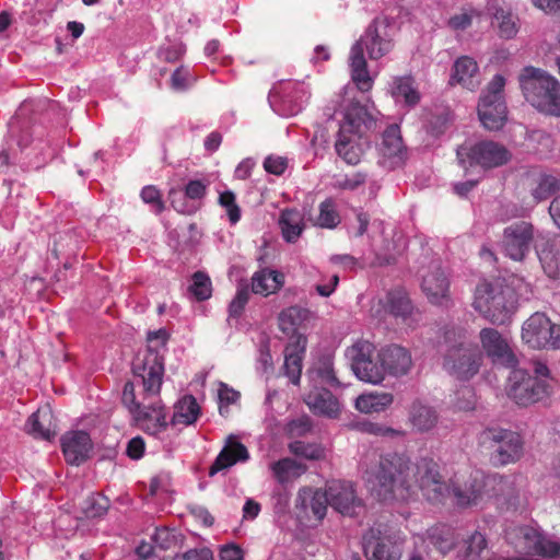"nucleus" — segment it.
I'll return each instance as SVG.
<instances>
[{"label": "nucleus", "mask_w": 560, "mask_h": 560, "mask_svg": "<svg viewBox=\"0 0 560 560\" xmlns=\"http://www.w3.org/2000/svg\"><path fill=\"white\" fill-rule=\"evenodd\" d=\"M361 472L371 492L383 501H409L419 489L432 503H442L452 493L458 506L477 505L488 499L514 506L522 486L517 477L486 476L480 470L471 471L468 477L455 475L447 485L432 458L413 463L402 453L366 454Z\"/></svg>", "instance_id": "nucleus-1"}, {"label": "nucleus", "mask_w": 560, "mask_h": 560, "mask_svg": "<svg viewBox=\"0 0 560 560\" xmlns=\"http://www.w3.org/2000/svg\"><path fill=\"white\" fill-rule=\"evenodd\" d=\"M132 371L142 378L143 393L137 395L135 385L127 382L122 389V405L140 430L158 436L170 424L166 407L159 397L164 373V359L160 352H136Z\"/></svg>", "instance_id": "nucleus-2"}, {"label": "nucleus", "mask_w": 560, "mask_h": 560, "mask_svg": "<svg viewBox=\"0 0 560 560\" xmlns=\"http://www.w3.org/2000/svg\"><path fill=\"white\" fill-rule=\"evenodd\" d=\"M394 36L392 21L387 16H377L351 46L349 54L351 79L361 92H368L373 86L364 51L371 60H378L387 56L395 47Z\"/></svg>", "instance_id": "nucleus-3"}, {"label": "nucleus", "mask_w": 560, "mask_h": 560, "mask_svg": "<svg viewBox=\"0 0 560 560\" xmlns=\"http://www.w3.org/2000/svg\"><path fill=\"white\" fill-rule=\"evenodd\" d=\"M472 305L491 323L503 325L517 310V294L505 279L497 278L477 285Z\"/></svg>", "instance_id": "nucleus-4"}, {"label": "nucleus", "mask_w": 560, "mask_h": 560, "mask_svg": "<svg viewBox=\"0 0 560 560\" xmlns=\"http://www.w3.org/2000/svg\"><path fill=\"white\" fill-rule=\"evenodd\" d=\"M525 100L538 112L560 117V82L547 71L533 66L525 67L520 77Z\"/></svg>", "instance_id": "nucleus-5"}, {"label": "nucleus", "mask_w": 560, "mask_h": 560, "mask_svg": "<svg viewBox=\"0 0 560 560\" xmlns=\"http://www.w3.org/2000/svg\"><path fill=\"white\" fill-rule=\"evenodd\" d=\"M552 380L548 366L541 362L534 363V375L522 369L512 370L508 395L520 406L532 405L550 394Z\"/></svg>", "instance_id": "nucleus-6"}, {"label": "nucleus", "mask_w": 560, "mask_h": 560, "mask_svg": "<svg viewBox=\"0 0 560 560\" xmlns=\"http://www.w3.org/2000/svg\"><path fill=\"white\" fill-rule=\"evenodd\" d=\"M521 338L530 350H560V324L541 312L532 314L522 325Z\"/></svg>", "instance_id": "nucleus-7"}, {"label": "nucleus", "mask_w": 560, "mask_h": 560, "mask_svg": "<svg viewBox=\"0 0 560 560\" xmlns=\"http://www.w3.org/2000/svg\"><path fill=\"white\" fill-rule=\"evenodd\" d=\"M505 79L495 74L489 82L486 93L478 104V116L482 126L490 130H500L508 118V109L503 97Z\"/></svg>", "instance_id": "nucleus-8"}, {"label": "nucleus", "mask_w": 560, "mask_h": 560, "mask_svg": "<svg viewBox=\"0 0 560 560\" xmlns=\"http://www.w3.org/2000/svg\"><path fill=\"white\" fill-rule=\"evenodd\" d=\"M506 539L517 552L535 553L549 558L560 556V541L542 535L534 526L511 527L506 530Z\"/></svg>", "instance_id": "nucleus-9"}, {"label": "nucleus", "mask_w": 560, "mask_h": 560, "mask_svg": "<svg viewBox=\"0 0 560 560\" xmlns=\"http://www.w3.org/2000/svg\"><path fill=\"white\" fill-rule=\"evenodd\" d=\"M456 155L460 164L468 162L485 170L500 167L512 158L511 152L503 144L491 140L479 141L470 147L460 145Z\"/></svg>", "instance_id": "nucleus-10"}, {"label": "nucleus", "mask_w": 560, "mask_h": 560, "mask_svg": "<svg viewBox=\"0 0 560 560\" xmlns=\"http://www.w3.org/2000/svg\"><path fill=\"white\" fill-rule=\"evenodd\" d=\"M401 537L380 527L371 528L363 536L364 552L369 560H400L402 552Z\"/></svg>", "instance_id": "nucleus-11"}, {"label": "nucleus", "mask_w": 560, "mask_h": 560, "mask_svg": "<svg viewBox=\"0 0 560 560\" xmlns=\"http://www.w3.org/2000/svg\"><path fill=\"white\" fill-rule=\"evenodd\" d=\"M534 240V225L527 221H516L504 228L501 247L512 260L523 261L530 252Z\"/></svg>", "instance_id": "nucleus-12"}, {"label": "nucleus", "mask_w": 560, "mask_h": 560, "mask_svg": "<svg viewBox=\"0 0 560 560\" xmlns=\"http://www.w3.org/2000/svg\"><path fill=\"white\" fill-rule=\"evenodd\" d=\"M482 444L495 447V460L501 465L516 462L523 451L520 434L504 429H486L480 435Z\"/></svg>", "instance_id": "nucleus-13"}, {"label": "nucleus", "mask_w": 560, "mask_h": 560, "mask_svg": "<svg viewBox=\"0 0 560 560\" xmlns=\"http://www.w3.org/2000/svg\"><path fill=\"white\" fill-rule=\"evenodd\" d=\"M421 289L431 304L446 305L450 302V280L439 262H432L422 275Z\"/></svg>", "instance_id": "nucleus-14"}, {"label": "nucleus", "mask_w": 560, "mask_h": 560, "mask_svg": "<svg viewBox=\"0 0 560 560\" xmlns=\"http://www.w3.org/2000/svg\"><path fill=\"white\" fill-rule=\"evenodd\" d=\"M351 369L359 380L372 384L380 383L386 373L382 352H358Z\"/></svg>", "instance_id": "nucleus-15"}, {"label": "nucleus", "mask_w": 560, "mask_h": 560, "mask_svg": "<svg viewBox=\"0 0 560 560\" xmlns=\"http://www.w3.org/2000/svg\"><path fill=\"white\" fill-rule=\"evenodd\" d=\"M328 504L343 515H354L362 508L353 486L346 481H334L327 488Z\"/></svg>", "instance_id": "nucleus-16"}, {"label": "nucleus", "mask_w": 560, "mask_h": 560, "mask_svg": "<svg viewBox=\"0 0 560 560\" xmlns=\"http://www.w3.org/2000/svg\"><path fill=\"white\" fill-rule=\"evenodd\" d=\"M480 364L481 352H448L443 366L453 377L468 380L479 371Z\"/></svg>", "instance_id": "nucleus-17"}, {"label": "nucleus", "mask_w": 560, "mask_h": 560, "mask_svg": "<svg viewBox=\"0 0 560 560\" xmlns=\"http://www.w3.org/2000/svg\"><path fill=\"white\" fill-rule=\"evenodd\" d=\"M384 310L409 328H413L419 320V312L415 311L410 299L402 290H392L386 294Z\"/></svg>", "instance_id": "nucleus-18"}, {"label": "nucleus", "mask_w": 560, "mask_h": 560, "mask_svg": "<svg viewBox=\"0 0 560 560\" xmlns=\"http://www.w3.org/2000/svg\"><path fill=\"white\" fill-rule=\"evenodd\" d=\"M62 452L71 465H80L92 450V441L85 431H70L61 438Z\"/></svg>", "instance_id": "nucleus-19"}, {"label": "nucleus", "mask_w": 560, "mask_h": 560, "mask_svg": "<svg viewBox=\"0 0 560 560\" xmlns=\"http://www.w3.org/2000/svg\"><path fill=\"white\" fill-rule=\"evenodd\" d=\"M327 505V490L304 488L298 493L295 506L308 520L314 517L316 521H322L326 515Z\"/></svg>", "instance_id": "nucleus-20"}, {"label": "nucleus", "mask_w": 560, "mask_h": 560, "mask_svg": "<svg viewBox=\"0 0 560 560\" xmlns=\"http://www.w3.org/2000/svg\"><path fill=\"white\" fill-rule=\"evenodd\" d=\"M248 458L249 453L246 446L235 436H229L224 447L221 450L214 463L210 467L209 475L213 476L221 470L232 467L236 463H244L248 460Z\"/></svg>", "instance_id": "nucleus-21"}, {"label": "nucleus", "mask_w": 560, "mask_h": 560, "mask_svg": "<svg viewBox=\"0 0 560 560\" xmlns=\"http://www.w3.org/2000/svg\"><path fill=\"white\" fill-rule=\"evenodd\" d=\"M378 150L383 159L389 162L390 167L402 163L406 149L400 136V129L397 125L388 126L384 130Z\"/></svg>", "instance_id": "nucleus-22"}, {"label": "nucleus", "mask_w": 560, "mask_h": 560, "mask_svg": "<svg viewBox=\"0 0 560 560\" xmlns=\"http://www.w3.org/2000/svg\"><path fill=\"white\" fill-rule=\"evenodd\" d=\"M374 125L375 121L366 107L359 102H351L339 131L364 136L365 131L372 129Z\"/></svg>", "instance_id": "nucleus-23"}, {"label": "nucleus", "mask_w": 560, "mask_h": 560, "mask_svg": "<svg viewBox=\"0 0 560 560\" xmlns=\"http://www.w3.org/2000/svg\"><path fill=\"white\" fill-rule=\"evenodd\" d=\"M368 141L363 136L339 131L335 143L337 154L349 165L360 163Z\"/></svg>", "instance_id": "nucleus-24"}, {"label": "nucleus", "mask_w": 560, "mask_h": 560, "mask_svg": "<svg viewBox=\"0 0 560 560\" xmlns=\"http://www.w3.org/2000/svg\"><path fill=\"white\" fill-rule=\"evenodd\" d=\"M305 404L313 411V413L327 417L337 418L341 411V406L338 399L324 388L314 387L304 398Z\"/></svg>", "instance_id": "nucleus-25"}, {"label": "nucleus", "mask_w": 560, "mask_h": 560, "mask_svg": "<svg viewBox=\"0 0 560 560\" xmlns=\"http://www.w3.org/2000/svg\"><path fill=\"white\" fill-rule=\"evenodd\" d=\"M26 431L34 438L50 440L56 435V421L48 406L38 408L26 422Z\"/></svg>", "instance_id": "nucleus-26"}, {"label": "nucleus", "mask_w": 560, "mask_h": 560, "mask_svg": "<svg viewBox=\"0 0 560 560\" xmlns=\"http://www.w3.org/2000/svg\"><path fill=\"white\" fill-rule=\"evenodd\" d=\"M450 83L460 84L463 88L474 91L480 83L477 62L470 57L458 58L453 68Z\"/></svg>", "instance_id": "nucleus-27"}, {"label": "nucleus", "mask_w": 560, "mask_h": 560, "mask_svg": "<svg viewBox=\"0 0 560 560\" xmlns=\"http://www.w3.org/2000/svg\"><path fill=\"white\" fill-rule=\"evenodd\" d=\"M468 345V331L466 328L448 324L436 331L434 347L446 348V350H463Z\"/></svg>", "instance_id": "nucleus-28"}, {"label": "nucleus", "mask_w": 560, "mask_h": 560, "mask_svg": "<svg viewBox=\"0 0 560 560\" xmlns=\"http://www.w3.org/2000/svg\"><path fill=\"white\" fill-rule=\"evenodd\" d=\"M530 195L535 203L547 200L553 194L560 191V175L545 172L532 173Z\"/></svg>", "instance_id": "nucleus-29"}, {"label": "nucleus", "mask_w": 560, "mask_h": 560, "mask_svg": "<svg viewBox=\"0 0 560 560\" xmlns=\"http://www.w3.org/2000/svg\"><path fill=\"white\" fill-rule=\"evenodd\" d=\"M307 377L314 384L338 386L339 382L335 376L332 369V358L330 354H322L307 371Z\"/></svg>", "instance_id": "nucleus-30"}, {"label": "nucleus", "mask_w": 560, "mask_h": 560, "mask_svg": "<svg viewBox=\"0 0 560 560\" xmlns=\"http://www.w3.org/2000/svg\"><path fill=\"white\" fill-rule=\"evenodd\" d=\"M283 283L284 276L281 272L261 269L255 272L252 278V291L267 296L280 290Z\"/></svg>", "instance_id": "nucleus-31"}, {"label": "nucleus", "mask_w": 560, "mask_h": 560, "mask_svg": "<svg viewBox=\"0 0 560 560\" xmlns=\"http://www.w3.org/2000/svg\"><path fill=\"white\" fill-rule=\"evenodd\" d=\"M279 225L283 238L295 243L305 228L303 214L296 209H284L280 213Z\"/></svg>", "instance_id": "nucleus-32"}, {"label": "nucleus", "mask_w": 560, "mask_h": 560, "mask_svg": "<svg viewBox=\"0 0 560 560\" xmlns=\"http://www.w3.org/2000/svg\"><path fill=\"white\" fill-rule=\"evenodd\" d=\"M409 420L416 431L428 432L435 428L439 416L432 407L415 401L410 408Z\"/></svg>", "instance_id": "nucleus-33"}, {"label": "nucleus", "mask_w": 560, "mask_h": 560, "mask_svg": "<svg viewBox=\"0 0 560 560\" xmlns=\"http://www.w3.org/2000/svg\"><path fill=\"white\" fill-rule=\"evenodd\" d=\"M311 315L308 308L298 305L289 306L282 310L278 316L279 329L285 335L295 332L304 322L310 319Z\"/></svg>", "instance_id": "nucleus-34"}, {"label": "nucleus", "mask_w": 560, "mask_h": 560, "mask_svg": "<svg viewBox=\"0 0 560 560\" xmlns=\"http://www.w3.org/2000/svg\"><path fill=\"white\" fill-rule=\"evenodd\" d=\"M394 401L390 393H365L357 397L355 409L363 413L381 412Z\"/></svg>", "instance_id": "nucleus-35"}, {"label": "nucleus", "mask_w": 560, "mask_h": 560, "mask_svg": "<svg viewBox=\"0 0 560 560\" xmlns=\"http://www.w3.org/2000/svg\"><path fill=\"white\" fill-rule=\"evenodd\" d=\"M392 95L396 98H402L408 106H416L421 95L416 86L415 79L411 75L397 77L394 79Z\"/></svg>", "instance_id": "nucleus-36"}, {"label": "nucleus", "mask_w": 560, "mask_h": 560, "mask_svg": "<svg viewBox=\"0 0 560 560\" xmlns=\"http://www.w3.org/2000/svg\"><path fill=\"white\" fill-rule=\"evenodd\" d=\"M200 408L195 397L184 396L176 405L171 422L173 424H192L199 417Z\"/></svg>", "instance_id": "nucleus-37"}, {"label": "nucleus", "mask_w": 560, "mask_h": 560, "mask_svg": "<svg viewBox=\"0 0 560 560\" xmlns=\"http://www.w3.org/2000/svg\"><path fill=\"white\" fill-rule=\"evenodd\" d=\"M273 476L281 483L298 478L306 471V466L292 458H282L270 465Z\"/></svg>", "instance_id": "nucleus-38"}, {"label": "nucleus", "mask_w": 560, "mask_h": 560, "mask_svg": "<svg viewBox=\"0 0 560 560\" xmlns=\"http://www.w3.org/2000/svg\"><path fill=\"white\" fill-rule=\"evenodd\" d=\"M430 542L443 555L448 553L456 544L454 530L446 525H438L428 530Z\"/></svg>", "instance_id": "nucleus-39"}, {"label": "nucleus", "mask_w": 560, "mask_h": 560, "mask_svg": "<svg viewBox=\"0 0 560 560\" xmlns=\"http://www.w3.org/2000/svg\"><path fill=\"white\" fill-rule=\"evenodd\" d=\"M494 25L498 28L499 36L511 39L518 32V18L511 10L498 8L493 14Z\"/></svg>", "instance_id": "nucleus-40"}, {"label": "nucleus", "mask_w": 560, "mask_h": 560, "mask_svg": "<svg viewBox=\"0 0 560 560\" xmlns=\"http://www.w3.org/2000/svg\"><path fill=\"white\" fill-rule=\"evenodd\" d=\"M341 222L337 205L334 199L327 198L318 206V214L313 220L315 226L332 230Z\"/></svg>", "instance_id": "nucleus-41"}, {"label": "nucleus", "mask_w": 560, "mask_h": 560, "mask_svg": "<svg viewBox=\"0 0 560 560\" xmlns=\"http://www.w3.org/2000/svg\"><path fill=\"white\" fill-rule=\"evenodd\" d=\"M537 255L545 273L551 278L557 279L560 277V253L552 244L546 245L537 249Z\"/></svg>", "instance_id": "nucleus-42"}, {"label": "nucleus", "mask_w": 560, "mask_h": 560, "mask_svg": "<svg viewBox=\"0 0 560 560\" xmlns=\"http://www.w3.org/2000/svg\"><path fill=\"white\" fill-rule=\"evenodd\" d=\"M386 372L394 375L406 374L412 364L410 352H382Z\"/></svg>", "instance_id": "nucleus-43"}, {"label": "nucleus", "mask_w": 560, "mask_h": 560, "mask_svg": "<svg viewBox=\"0 0 560 560\" xmlns=\"http://www.w3.org/2000/svg\"><path fill=\"white\" fill-rule=\"evenodd\" d=\"M188 291L199 302L209 300L212 295V282L210 277L203 271H196L191 276V284Z\"/></svg>", "instance_id": "nucleus-44"}, {"label": "nucleus", "mask_w": 560, "mask_h": 560, "mask_svg": "<svg viewBox=\"0 0 560 560\" xmlns=\"http://www.w3.org/2000/svg\"><path fill=\"white\" fill-rule=\"evenodd\" d=\"M482 350H510L508 339L494 328H483L479 332Z\"/></svg>", "instance_id": "nucleus-45"}, {"label": "nucleus", "mask_w": 560, "mask_h": 560, "mask_svg": "<svg viewBox=\"0 0 560 560\" xmlns=\"http://www.w3.org/2000/svg\"><path fill=\"white\" fill-rule=\"evenodd\" d=\"M142 201L151 206L155 214H160L165 209V203L162 199V192L153 185L144 186L140 191Z\"/></svg>", "instance_id": "nucleus-46"}, {"label": "nucleus", "mask_w": 560, "mask_h": 560, "mask_svg": "<svg viewBox=\"0 0 560 560\" xmlns=\"http://www.w3.org/2000/svg\"><path fill=\"white\" fill-rule=\"evenodd\" d=\"M289 450L296 456L306 459L315 460L324 456V448L317 444H306L301 441H295L289 445Z\"/></svg>", "instance_id": "nucleus-47"}, {"label": "nucleus", "mask_w": 560, "mask_h": 560, "mask_svg": "<svg viewBox=\"0 0 560 560\" xmlns=\"http://www.w3.org/2000/svg\"><path fill=\"white\" fill-rule=\"evenodd\" d=\"M487 541L482 534L474 533L467 541L465 560H481V553L486 550Z\"/></svg>", "instance_id": "nucleus-48"}, {"label": "nucleus", "mask_w": 560, "mask_h": 560, "mask_svg": "<svg viewBox=\"0 0 560 560\" xmlns=\"http://www.w3.org/2000/svg\"><path fill=\"white\" fill-rule=\"evenodd\" d=\"M302 352H289L284 358L287 376L293 384H299L302 372Z\"/></svg>", "instance_id": "nucleus-49"}, {"label": "nucleus", "mask_w": 560, "mask_h": 560, "mask_svg": "<svg viewBox=\"0 0 560 560\" xmlns=\"http://www.w3.org/2000/svg\"><path fill=\"white\" fill-rule=\"evenodd\" d=\"M240 393L225 383L220 382L218 388L219 411L222 416L228 413V406L240 399Z\"/></svg>", "instance_id": "nucleus-50"}, {"label": "nucleus", "mask_w": 560, "mask_h": 560, "mask_svg": "<svg viewBox=\"0 0 560 560\" xmlns=\"http://www.w3.org/2000/svg\"><path fill=\"white\" fill-rule=\"evenodd\" d=\"M219 203L225 209L229 220L232 224H235L241 219V209L236 203L235 195L230 191H223L219 196Z\"/></svg>", "instance_id": "nucleus-51"}, {"label": "nucleus", "mask_w": 560, "mask_h": 560, "mask_svg": "<svg viewBox=\"0 0 560 560\" xmlns=\"http://www.w3.org/2000/svg\"><path fill=\"white\" fill-rule=\"evenodd\" d=\"M476 402V395L471 387L464 386L455 393V406L459 410H472Z\"/></svg>", "instance_id": "nucleus-52"}, {"label": "nucleus", "mask_w": 560, "mask_h": 560, "mask_svg": "<svg viewBox=\"0 0 560 560\" xmlns=\"http://www.w3.org/2000/svg\"><path fill=\"white\" fill-rule=\"evenodd\" d=\"M249 300V290L247 285H241L237 288L236 295L229 305V313L232 317H238Z\"/></svg>", "instance_id": "nucleus-53"}, {"label": "nucleus", "mask_w": 560, "mask_h": 560, "mask_svg": "<svg viewBox=\"0 0 560 560\" xmlns=\"http://www.w3.org/2000/svg\"><path fill=\"white\" fill-rule=\"evenodd\" d=\"M152 538L158 547L168 549L176 544L177 533L166 527L156 528Z\"/></svg>", "instance_id": "nucleus-54"}, {"label": "nucleus", "mask_w": 560, "mask_h": 560, "mask_svg": "<svg viewBox=\"0 0 560 560\" xmlns=\"http://www.w3.org/2000/svg\"><path fill=\"white\" fill-rule=\"evenodd\" d=\"M368 178V174L363 172H354L347 174L343 178L337 180V187L345 190H355L360 186L364 185Z\"/></svg>", "instance_id": "nucleus-55"}, {"label": "nucleus", "mask_w": 560, "mask_h": 560, "mask_svg": "<svg viewBox=\"0 0 560 560\" xmlns=\"http://www.w3.org/2000/svg\"><path fill=\"white\" fill-rule=\"evenodd\" d=\"M491 363L498 368L513 369L516 366L518 360L515 352H487Z\"/></svg>", "instance_id": "nucleus-56"}, {"label": "nucleus", "mask_w": 560, "mask_h": 560, "mask_svg": "<svg viewBox=\"0 0 560 560\" xmlns=\"http://www.w3.org/2000/svg\"><path fill=\"white\" fill-rule=\"evenodd\" d=\"M170 332L165 328H160L158 330H150L147 334L145 340L148 343L147 350H158L166 346L170 340Z\"/></svg>", "instance_id": "nucleus-57"}, {"label": "nucleus", "mask_w": 560, "mask_h": 560, "mask_svg": "<svg viewBox=\"0 0 560 560\" xmlns=\"http://www.w3.org/2000/svg\"><path fill=\"white\" fill-rule=\"evenodd\" d=\"M190 72L188 68L180 66L171 75V88L174 91L183 92L188 89Z\"/></svg>", "instance_id": "nucleus-58"}, {"label": "nucleus", "mask_w": 560, "mask_h": 560, "mask_svg": "<svg viewBox=\"0 0 560 560\" xmlns=\"http://www.w3.org/2000/svg\"><path fill=\"white\" fill-rule=\"evenodd\" d=\"M88 502L89 505L86 508V513L92 517L103 515L107 511L109 504L107 498L101 494L91 497Z\"/></svg>", "instance_id": "nucleus-59"}, {"label": "nucleus", "mask_w": 560, "mask_h": 560, "mask_svg": "<svg viewBox=\"0 0 560 560\" xmlns=\"http://www.w3.org/2000/svg\"><path fill=\"white\" fill-rule=\"evenodd\" d=\"M288 167L287 159L282 156H273L269 155L264 161V168L266 172L280 176L282 175Z\"/></svg>", "instance_id": "nucleus-60"}, {"label": "nucleus", "mask_w": 560, "mask_h": 560, "mask_svg": "<svg viewBox=\"0 0 560 560\" xmlns=\"http://www.w3.org/2000/svg\"><path fill=\"white\" fill-rule=\"evenodd\" d=\"M475 13L476 11L471 10L470 12L455 14L450 18L447 24L453 31H464L471 25Z\"/></svg>", "instance_id": "nucleus-61"}, {"label": "nucleus", "mask_w": 560, "mask_h": 560, "mask_svg": "<svg viewBox=\"0 0 560 560\" xmlns=\"http://www.w3.org/2000/svg\"><path fill=\"white\" fill-rule=\"evenodd\" d=\"M207 191V184L202 180H189L185 186V196L189 199L197 200L205 197Z\"/></svg>", "instance_id": "nucleus-62"}, {"label": "nucleus", "mask_w": 560, "mask_h": 560, "mask_svg": "<svg viewBox=\"0 0 560 560\" xmlns=\"http://www.w3.org/2000/svg\"><path fill=\"white\" fill-rule=\"evenodd\" d=\"M363 430L368 433L378 436H398L402 433L393 428H388L378 423L368 422L363 424Z\"/></svg>", "instance_id": "nucleus-63"}, {"label": "nucleus", "mask_w": 560, "mask_h": 560, "mask_svg": "<svg viewBox=\"0 0 560 560\" xmlns=\"http://www.w3.org/2000/svg\"><path fill=\"white\" fill-rule=\"evenodd\" d=\"M173 560H213V555L208 548L191 549L180 556H176Z\"/></svg>", "instance_id": "nucleus-64"}]
</instances>
